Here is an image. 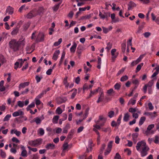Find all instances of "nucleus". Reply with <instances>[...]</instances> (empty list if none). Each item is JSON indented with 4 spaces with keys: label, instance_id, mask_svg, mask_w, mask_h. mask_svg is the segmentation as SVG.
Returning <instances> with one entry per match:
<instances>
[{
    "label": "nucleus",
    "instance_id": "obj_37",
    "mask_svg": "<svg viewBox=\"0 0 159 159\" xmlns=\"http://www.w3.org/2000/svg\"><path fill=\"white\" fill-rule=\"evenodd\" d=\"M115 115V112L112 111H111L108 113V116L110 118H112Z\"/></svg>",
    "mask_w": 159,
    "mask_h": 159
},
{
    "label": "nucleus",
    "instance_id": "obj_44",
    "mask_svg": "<svg viewBox=\"0 0 159 159\" xmlns=\"http://www.w3.org/2000/svg\"><path fill=\"white\" fill-rule=\"evenodd\" d=\"M11 115L8 114L4 118L3 121H7L11 117Z\"/></svg>",
    "mask_w": 159,
    "mask_h": 159
},
{
    "label": "nucleus",
    "instance_id": "obj_45",
    "mask_svg": "<svg viewBox=\"0 0 159 159\" xmlns=\"http://www.w3.org/2000/svg\"><path fill=\"white\" fill-rule=\"evenodd\" d=\"M70 147V145L68 144L67 143H64L63 145V149L64 150H66Z\"/></svg>",
    "mask_w": 159,
    "mask_h": 159
},
{
    "label": "nucleus",
    "instance_id": "obj_25",
    "mask_svg": "<svg viewBox=\"0 0 159 159\" xmlns=\"http://www.w3.org/2000/svg\"><path fill=\"white\" fill-rule=\"evenodd\" d=\"M59 118V117L58 116H54L52 119V123L54 124L57 123Z\"/></svg>",
    "mask_w": 159,
    "mask_h": 159
},
{
    "label": "nucleus",
    "instance_id": "obj_60",
    "mask_svg": "<svg viewBox=\"0 0 159 159\" xmlns=\"http://www.w3.org/2000/svg\"><path fill=\"white\" fill-rule=\"evenodd\" d=\"M11 140L13 142H15L16 143H18L19 142V140L16 137H13L12 138Z\"/></svg>",
    "mask_w": 159,
    "mask_h": 159
},
{
    "label": "nucleus",
    "instance_id": "obj_18",
    "mask_svg": "<svg viewBox=\"0 0 159 159\" xmlns=\"http://www.w3.org/2000/svg\"><path fill=\"white\" fill-rule=\"evenodd\" d=\"M138 134L137 133L133 134L132 135V137L134 143H136L137 141V138Z\"/></svg>",
    "mask_w": 159,
    "mask_h": 159
},
{
    "label": "nucleus",
    "instance_id": "obj_35",
    "mask_svg": "<svg viewBox=\"0 0 159 159\" xmlns=\"http://www.w3.org/2000/svg\"><path fill=\"white\" fill-rule=\"evenodd\" d=\"M66 55V53L64 52H63L62 53L60 59V60L59 61V64H61L63 59H64V57H65Z\"/></svg>",
    "mask_w": 159,
    "mask_h": 159
},
{
    "label": "nucleus",
    "instance_id": "obj_57",
    "mask_svg": "<svg viewBox=\"0 0 159 159\" xmlns=\"http://www.w3.org/2000/svg\"><path fill=\"white\" fill-rule=\"evenodd\" d=\"M29 90V88H26V89L21 92V94L22 95L26 94L28 93Z\"/></svg>",
    "mask_w": 159,
    "mask_h": 159
},
{
    "label": "nucleus",
    "instance_id": "obj_6",
    "mask_svg": "<svg viewBox=\"0 0 159 159\" xmlns=\"http://www.w3.org/2000/svg\"><path fill=\"white\" fill-rule=\"evenodd\" d=\"M153 84V80H152L149 81L148 84H146L144 85L143 88V91L144 93H146L147 92L148 87H152V86Z\"/></svg>",
    "mask_w": 159,
    "mask_h": 159
},
{
    "label": "nucleus",
    "instance_id": "obj_61",
    "mask_svg": "<svg viewBox=\"0 0 159 159\" xmlns=\"http://www.w3.org/2000/svg\"><path fill=\"white\" fill-rule=\"evenodd\" d=\"M148 106L149 107V109L150 110H152L153 109V107L152 106V103L151 102H149L148 103Z\"/></svg>",
    "mask_w": 159,
    "mask_h": 159
},
{
    "label": "nucleus",
    "instance_id": "obj_33",
    "mask_svg": "<svg viewBox=\"0 0 159 159\" xmlns=\"http://www.w3.org/2000/svg\"><path fill=\"white\" fill-rule=\"evenodd\" d=\"M121 83H116L114 85V89H115L119 90L121 87Z\"/></svg>",
    "mask_w": 159,
    "mask_h": 159
},
{
    "label": "nucleus",
    "instance_id": "obj_46",
    "mask_svg": "<svg viewBox=\"0 0 159 159\" xmlns=\"http://www.w3.org/2000/svg\"><path fill=\"white\" fill-rule=\"evenodd\" d=\"M20 156L22 157H27L28 156L27 151H21Z\"/></svg>",
    "mask_w": 159,
    "mask_h": 159
},
{
    "label": "nucleus",
    "instance_id": "obj_3",
    "mask_svg": "<svg viewBox=\"0 0 159 159\" xmlns=\"http://www.w3.org/2000/svg\"><path fill=\"white\" fill-rule=\"evenodd\" d=\"M42 139L41 138H38L34 140H30L29 142V145L34 147H37L40 145L42 143Z\"/></svg>",
    "mask_w": 159,
    "mask_h": 159
},
{
    "label": "nucleus",
    "instance_id": "obj_7",
    "mask_svg": "<svg viewBox=\"0 0 159 159\" xmlns=\"http://www.w3.org/2000/svg\"><path fill=\"white\" fill-rule=\"evenodd\" d=\"M38 15L36 12V10H33L30 11L26 15V17L28 19H31L33 17L35 16Z\"/></svg>",
    "mask_w": 159,
    "mask_h": 159
},
{
    "label": "nucleus",
    "instance_id": "obj_14",
    "mask_svg": "<svg viewBox=\"0 0 159 159\" xmlns=\"http://www.w3.org/2000/svg\"><path fill=\"white\" fill-rule=\"evenodd\" d=\"M77 44L75 42H74L70 48V51L71 53H74L76 49Z\"/></svg>",
    "mask_w": 159,
    "mask_h": 159
},
{
    "label": "nucleus",
    "instance_id": "obj_16",
    "mask_svg": "<svg viewBox=\"0 0 159 159\" xmlns=\"http://www.w3.org/2000/svg\"><path fill=\"white\" fill-rule=\"evenodd\" d=\"M6 11L9 14L11 15L13 12V9L10 6H8L7 7Z\"/></svg>",
    "mask_w": 159,
    "mask_h": 159
},
{
    "label": "nucleus",
    "instance_id": "obj_5",
    "mask_svg": "<svg viewBox=\"0 0 159 159\" xmlns=\"http://www.w3.org/2000/svg\"><path fill=\"white\" fill-rule=\"evenodd\" d=\"M106 120V118L102 116H100L99 117V119L96 122V123L97 124L102 127L104 126Z\"/></svg>",
    "mask_w": 159,
    "mask_h": 159
},
{
    "label": "nucleus",
    "instance_id": "obj_26",
    "mask_svg": "<svg viewBox=\"0 0 159 159\" xmlns=\"http://www.w3.org/2000/svg\"><path fill=\"white\" fill-rule=\"evenodd\" d=\"M30 24V22H28L26 23L24 25V30L26 31L29 27Z\"/></svg>",
    "mask_w": 159,
    "mask_h": 159
},
{
    "label": "nucleus",
    "instance_id": "obj_51",
    "mask_svg": "<svg viewBox=\"0 0 159 159\" xmlns=\"http://www.w3.org/2000/svg\"><path fill=\"white\" fill-rule=\"evenodd\" d=\"M125 68H122L118 72V73L117 74V76H118L120 75L122 73L125 71Z\"/></svg>",
    "mask_w": 159,
    "mask_h": 159
},
{
    "label": "nucleus",
    "instance_id": "obj_43",
    "mask_svg": "<svg viewBox=\"0 0 159 159\" xmlns=\"http://www.w3.org/2000/svg\"><path fill=\"white\" fill-rule=\"evenodd\" d=\"M60 4L61 3H59L58 4L56 5L55 6H54L53 9V11H57V10H58L60 5Z\"/></svg>",
    "mask_w": 159,
    "mask_h": 159
},
{
    "label": "nucleus",
    "instance_id": "obj_63",
    "mask_svg": "<svg viewBox=\"0 0 159 159\" xmlns=\"http://www.w3.org/2000/svg\"><path fill=\"white\" fill-rule=\"evenodd\" d=\"M115 143L117 144H118L119 143L120 141V139L119 137L118 136H116L115 138Z\"/></svg>",
    "mask_w": 159,
    "mask_h": 159
},
{
    "label": "nucleus",
    "instance_id": "obj_22",
    "mask_svg": "<svg viewBox=\"0 0 159 159\" xmlns=\"http://www.w3.org/2000/svg\"><path fill=\"white\" fill-rule=\"evenodd\" d=\"M89 144L88 148H87L86 152H89V149H90V151H91L92 147L93 146V143L91 140H89Z\"/></svg>",
    "mask_w": 159,
    "mask_h": 159
},
{
    "label": "nucleus",
    "instance_id": "obj_19",
    "mask_svg": "<svg viewBox=\"0 0 159 159\" xmlns=\"http://www.w3.org/2000/svg\"><path fill=\"white\" fill-rule=\"evenodd\" d=\"M102 28L103 32L105 33L106 34L112 30V27L111 26H110L108 28H106L105 27H102Z\"/></svg>",
    "mask_w": 159,
    "mask_h": 159
},
{
    "label": "nucleus",
    "instance_id": "obj_40",
    "mask_svg": "<svg viewBox=\"0 0 159 159\" xmlns=\"http://www.w3.org/2000/svg\"><path fill=\"white\" fill-rule=\"evenodd\" d=\"M113 141H110L108 143L107 147V149L111 150V148L112 147V144L113 143Z\"/></svg>",
    "mask_w": 159,
    "mask_h": 159
},
{
    "label": "nucleus",
    "instance_id": "obj_31",
    "mask_svg": "<svg viewBox=\"0 0 159 159\" xmlns=\"http://www.w3.org/2000/svg\"><path fill=\"white\" fill-rule=\"evenodd\" d=\"M98 63V66H97V67L99 69H101V58L99 57H98V60L97 61Z\"/></svg>",
    "mask_w": 159,
    "mask_h": 159
},
{
    "label": "nucleus",
    "instance_id": "obj_4",
    "mask_svg": "<svg viewBox=\"0 0 159 159\" xmlns=\"http://www.w3.org/2000/svg\"><path fill=\"white\" fill-rule=\"evenodd\" d=\"M153 128H154V124L149 125L147 129L146 130H143V133L147 136L150 134H154V132L153 130H152V129Z\"/></svg>",
    "mask_w": 159,
    "mask_h": 159
},
{
    "label": "nucleus",
    "instance_id": "obj_64",
    "mask_svg": "<svg viewBox=\"0 0 159 159\" xmlns=\"http://www.w3.org/2000/svg\"><path fill=\"white\" fill-rule=\"evenodd\" d=\"M115 159H120L121 157L118 153H117L116 154V156L114 157Z\"/></svg>",
    "mask_w": 159,
    "mask_h": 159
},
{
    "label": "nucleus",
    "instance_id": "obj_27",
    "mask_svg": "<svg viewBox=\"0 0 159 159\" xmlns=\"http://www.w3.org/2000/svg\"><path fill=\"white\" fill-rule=\"evenodd\" d=\"M33 121L35 122L38 125L41 123L42 120L39 117H37L34 118Z\"/></svg>",
    "mask_w": 159,
    "mask_h": 159
},
{
    "label": "nucleus",
    "instance_id": "obj_53",
    "mask_svg": "<svg viewBox=\"0 0 159 159\" xmlns=\"http://www.w3.org/2000/svg\"><path fill=\"white\" fill-rule=\"evenodd\" d=\"M57 113L59 115L61 114L62 113V110L60 107H58L56 110Z\"/></svg>",
    "mask_w": 159,
    "mask_h": 159
},
{
    "label": "nucleus",
    "instance_id": "obj_12",
    "mask_svg": "<svg viewBox=\"0 0 159 159\" xmlns=\"http://www.w3.org/2000/svg\"><path fill=\"white\" fill-rule=\"evenodd\" d=\"M24 114V113L20 110H19L17 111L14 112L12 114L13 117H16L20 116H22Z\"/></svg>",
    "mask_w": 159,
    "mask_h": 159
},
{
    "label": "nucleus",
    "instance_id": "obj_59",
    "mask_svg": "<svg viewBox=\"0 0 159 159\" xmlns=\"http://www.w3.org/2000/svg\"><path fill=\"white\" fill-rule=\"evenodd\" d=\"M18 61L19 62V64H20V68L23 65L24 63V61H23L22 59H18Z\"/></svg>",
    "mask_w": 159,
    "mask_h": 159
},
{
    "label": "nucleus",
    "instance_id": "obj_48",
    "mask_svg": "<svg viewBox=\"0 0 159 159\" xmlns=\"http://www.w3.org/2000/svg\"><path fill=\"white\" fill-rule=\"evenodd\" d=\"M82 48V47L80 45H79L77 50V52L78 54H80L81 53Z\"/></svg>",
    "mask_w": 159,
    "mask_h": 159
},
{
    "label": "nucleus",
    "instance_id": "obj_38",
    "mask_svg": "<svg viewBox=\"0 0 159 159\" xmlns=\"http://www.w3.org/2000/svg\"><path fill=\"white\" fill-rule=\"evenodd\" d=\"M44 11V9L43 7H40L39 8L38 11H36V12L38 13V15L42 13Z\"/></svg>",
    "mask_w": 159,
    "mask_h": 159
},
{
    "label": "nucleus",
    "instance_id": "obj_34",
    "mask_svg": "<svg viewBox=\"0 0 159 159\" xmlns=\"http://www.w3.org/2000/svg\"><path fill=\"white\" fill-rule=\"evenodd\" d=\"M62 41V39L61 38L58 41H56L54 43V44H53V45L55 47H57L58 46Z\"/></svg>",
    "mask_w": 159,
    "mask_h": 159
},
{
    "label": "nucleus",
    "instance_id": "obj_42",
    "mask_svg": "<svg viewBox=\"0 0 159 159\" xmlns=\"http://www.w3.org/2000/svg\"><path fill=\"white\" fill-rule=\"evenodd\" d=\"M143 63H141L140 64L138 65L136 68L137 72L139 71L140 70L142 67L143 66Z\"/></svg>",
    "mask_w": 159,
    "mask_h": 159
},
{
    "label": "nucleus",
    "instance_id": "obj_23",
    "mask_svg": "<svg viewBox=\"0 0 159 159\" xmlns=\"http://www.w3.org/2000/svg\"><path fill=\"white\" fill-rule=\"evenodd\" d=\"M73 91L71 97V99H73L74 98L75 96H76L77 93V90L76 89H72L70 91Z\"/></svg>",
    "mask_w": 159,
    "mask_h": 159
},
{
    "label": "nucleus",
    "instance_id": "obj_32",
    "mask_svg": "<svg viewBox=\"0 0 159 159\" xmlns=\"http://www.w3.org/2000/svg\"><path fill=\"white\" fill-rule=\"evenodd\" d=\"M129 115L128 113H127L124 114V116L123 120L125 121H127L129 120Z\"/></svg>",
    "mask_w": 159,
    "mask_h": 159
},
{
    "label": "nucleus",
    "instance_id": "obj_10",
    "mask_svg": "<svg viewBox=\"0 0 159 159\" xmlns=\"http://www.w3.org/2000/svg\"><path fill=\"white\" fill-rule=\"evenodd\" d=\"M143 57V55H140L138 58L135 61H133L131 64V66H133L138 64L139 62L141 61Z\"/></svg>",
    "mask_w": 159,
    "mask_h": 159
},
{
    "label": "nucleus",
    "instance_id": "obj_30",
    "mask_svg": "<svg viewBox=\"0 0 159 159\" xmlns=\"http://www.w3.org/2000/svg\"><path fill=\"white\" fill-rule=\"evenodd\" d=\"M136 6V4L132 1L129 2L128 4V9L130 10L132 7H134Z\"/></svg>",
    "mask_w": 159,
    "mask_h": 159
},
{
    "label": "nucleus",
    "instance_id": "obj_2",
    "mask_svg": "<svg viewBox=\"0 0 159 159\" xmlns=\"http://www.w3.org/2000/svg\"><path fill=\"white\" fill-rule=\"evenodd\" d=\"M25 39H20L19 41H16V40H11L9 42V46L10 48L14 52L18 50L20 45H24L25 44Z\"/></svg>",
    "mask_w": 159,
    "mask_h": 159
},
{
    "label": "nucleus",
    "instance_id": "obj_8",
    "mask_svg": "<svg viewBox=\"0 0 159 159\" xmlns=\"http://www.w3.org/2000/svg\"><path fill=\"white\" fill-rule=\"evenodd\" d=\"M44 38V34L43 33H39L35 41L36 42H42L43 41Z\"/></svg>",
    "mask_w": 159,
    "mask_h": 159
},
{
    "label": "nucleus",
    "instance_id": "obj_50",
    "mask_svg": "<svg viewBox=\"0 0 159 159\" xmlns=\"http://www.w3.org/2000/svg\"><path fill=\"white\" fill-rule=\"evenodd\" d=\"M73 134V133L72 131L70 132L69 133L67 137L66 140H69L70 139L72 138Z\"/></svg>",
    "mask_w": 159,
    "mask_h": 159
},
{
    "label": "nucleus",
    "instance_id": "obj_13",
    "mask_svg": "<svg viewBox=\"0 0 159 159\" xmlns=\"http://www.w3.org/2000/svg\"><path fill=\"white\" fill-rule=\"evenodd\" d=\"M60 51L59 50H56L53 54L52 59L53 60H57L58 58V56L60 54Z\"/></svg>",
    "mask_w": 159,
    "mask_h": 159
},
{
    "label": "nucleus",
    "instance_id": "obj_28",
    "mask_svg": "<svg viewBox=\"0 0 159 159\" xmlns=\"http://www.w3.org/2000/svg\"><path fill=\"white\" fill-rule=\"evenodd\" d=\"M38 132L40 136H42L44 134V130L41 128L39 129Z\"/></svg>",
    "mask_w": 159,
    "mask_h": 159
},
{
    "label": "nucleus",
    "instance_id": "obj_24",
    "mask_svg": "<svg viewBox=\"0 0 159 159\" xmlns=\"http://www.w3.org/2000/svg\"><path fill=\"white\" fill-rule=\"evenodd\" d=\"M104 99V96H103V92H102L100 97L98 98V99L97 101V103H99L100 102L102 101Z\"/></svg>",
    "mask_w": 159,
    "mask_h": 159
},
{
    "label": "nucleus",
    "instance_id": "obj_36",
    "mask_svg": "<svg viewBox=\"0 0 159 159\" xmlns=\"http://www.w3.org/2000/svg\"><path fill=\"white\" fill-rule=\"evenodd\" d=\"M107 45L106 49H107V51L108 52L111 48L112 44L110 42H109L107 43Z\"/></svg>",
    "mask_w": 159,
    "mask_h": 159
},
{
    "label": "nucleus",
    "instance_id": "obj_56",
    "mask_svg": "<svg viewBox=\"0 0 159 159\" xmlns=\"http://www.w3.org/2000/svg\"><path fill=\"white\" fill-rule=\"evenodd\" d=\"M36 31H35L32 34V35H31V39H35L36 38Z\"/></svg>",
    "mask_w": 159,
    "mask_h": 159
},
{
    "label": "nucleus",
    "instance_id": "obj_55",
    "mask_svg": "<svg viewBox=\"0 0 159 159\" xmlns=\"http://www.w3.org/2000/svg\"><path fill=\"white\" fill-rule=\"evenodd\" d=\"M132 38H130L129 39L128 41H127V47H129L130 46H132Z\"/></svg>",
    "mask_w": 159,
    "mask_h": 159
},
{
    "label": "nucleus",
    "instance_id": "obj_47",
    "mask_svg": "<svg viewBox=\"0 0 159 159\" xmlns=\"http://www.w3.org/2000/svg\"><path fill=\"white\" fill-rule=\"evenodd\" d=\"M136 100L135 99H131L128 102V104H132V105H134L136 103Z\"/></svg>",
    "mask_w": 159,
    "mask_h": 159
},
{
    "label": "nucleus",
    "instance_id": "obj_1",
    "mask_svg": "<svg viewBox=\"0 0 159 159\" xmlns=\"http://www.w3.org/2000/svg\"><path fill=\"white\" fill-rule=\"evenodd\" d=\"M137 150L140 153L141 156L144 157L148 154V152L149 150L148 147L144 141L139 142L136 146Z\"/></svg>",
    "mask_w": 159,
    "mask_h": 159
},
{
    "label": "nucleus",
    "instance_id": "obj_39",
    "mask_svg": "<svg viewBox=\"0 0 159 159\" xmlns=\"http://www.w3.org/2000/svg\"><path fill=\"white\" fill-rule=\"evenodd\" d=\"M17 105L19 107L22 108L24 106V102L19 101L17 102Z\"/></svg>",
    "mask_w": 159,
    "mask_h": 159
},
{
    "label": "nucleus",
    "instance_id": "obj_20",
    "mask_svg": "<svg viewBox=\"0 0 159 159\" xmlns=\"http://www.w3.org/2000/svg\"><path fill=\"white\" fill-rule=\"evenodd\" d=\"M146 118L144 116H143L140 118L139 120V126L142 125L145 121Z\"/></svg>",
    "mask_w": 159,
    "mask_h": 159
},
{
    "label": "nucleus",
    "instance_id": "obj_54",
    "mask_svg": "<svg viewBox=\"0 0 159 159\" xmlns=\"http://www.w3.org/2000/svg\"><path fill=\"white\" fill-rule=\"evenodd\" d=\"M42 78V77H39V75H36L35 77V79L36 80L37 83H39Z\"/></svg>",
    "mask_w": 159,
    "mask_h": 159
},
{
    "label": "nucleus",
    "instance_id": "obj_58",
    "mask_svg": "<svg viewBox=\"0 0 159 159\" xmlns=\"http://www.w3.org/2000/svg\"><path fill=\"white\" fill-rule=\"evenodd\" d=\"M151 35V33L149 32H146L143 34L144 37L146 38H148Z\"/></svg>",
    "mask_w": 159,
    "mask_h": 159
},
{
    "label": "nucleus",
    "instance_id": "obj_17",
    "mask_svg": "<svg viewBox=\"0 0 159 159\" xmlns=\"http://www.w3.org/2000/svg\"><path fill=\"white\" fill-rule=\"evenodd\" d=\"M126 40H124L123 41V43L121 44V50L122 52L123 53H125V51L126 49Z\"/></svg>",
    "mask_w": 159,
    "mask_h": 159
},
{
    "label": "nucleus",
    "instance_id": "obj_52",
    "mask_svg": "<svg viewBox=\"0 0 159 159\" xmlns=\"http://www.w3.org/2000/svg\"><path fill=\"white\" fill-rule=\"evenodd\" d=\"M99 16L100 18L102 19H104L106 17V16L105 15L102 14L101 11L99 12Z\"/></svg>",
    "mask_w": 159,
    "mask_h": 159
},
{
    "label": "nucleus",
    "instance_id": "obj_29",
    "mask_svg": "<svg viewBox=\"0 0 159 159\" xmlns=\"http://www.w3.org/2000/svg\"><path fill=\"white\" fill-rule=\"evenodd\" d=\"M102 131H104L105 132H109L110 133L111 132V127H109L107 128H102Z\"/></svg>",
    "mask_w": 159,
    "mask_h": 159
},
{
    "label": "nucleus",
    "instance_id": "obj_11",
    "mask_svg": "<svg viewBox=\"0 0 159 159\" xmlns=\"http://www.w3.org/2000/svg\"><path fill=\"white\" fill-rule=\"evenodd\" d=\"M67 100L66 98L59 97L57 98V101L58 104H60L63 103L65 102Z\"/></svg>",
    "mask_w": 159,
    "mask_h": 159
},
{
    "label": "nucleus",
    "instance_id": "obj_9",
    "mask_svg": "<svg viewBox=\"0 0 159 159\" xmlns=\"http://www.w3.org/2000/svg\"><path fill=\"white\" fill-rule=\"evenodd\" d=\"M116 49H113L111 51V59L113 61H115V60L117 58L118 53L116 52Z\"/></svg>",
    "mask_w": 159,
    "mask_h": 159
},
{
    "label": "nucleus",
    "instance_id": "obj_62",
    "mask_svg": "<svg viewBox=\"0 0 159 159\" xmlns=\"http://www.w3.org/2000/svg\"><path fill=\"white\" fill-rule=\"evenodd\" d=\"M75 80V82L77 84H78L80 81V78L79 77L76 78L74 79Z\"/></svg>",
    "mask_w": 159,
    "mask_h": 159
},
{
    "label": "nucleus",
    "instance_id": "obj_41",
    "mask_svg": "<svg viewBox=\"0 0 159 159\" xmlns=\"http://www.w3.org/2000/svg\"><path fill=\"white\" fill-rule=\"evenodd\" d=\"M128 79V77L127 76L125 75L123 76L120 79V80L121 82L125 81Z\"/></svg>",
    "mask_w": 159,
    "mask_h": 159
},
{
    "label": "nucleus",
    "instance_id": "obj_21",
    "mask_svg": "<svg viewBox=\"0 0 159 159\" xmlns=\"http://www.w3.org/2000/svg\"><path fill=\"white\" fill-rule=\"evenodd\" d=\"M54 144L52 143H48L45 146V148L47 150L49 149H53L54 148Z\"/></svg>",
    "mask_w": 159,
    "mask_h": 159
},
{
    "label": "nucleus",
    "instance_id": "obj_15",
    "mask_svg": "<svg viewBox=\"0 0 159 159\" xmlns=\"http://www.w3.org/2000/svg\"><path fill=\"white\" fill-rule=\"evenodd\" d=\"M30 84V82H26L23 83H20L19 86V89H20L21 88H24L25 87L28 86Z\"/></svg>",
    "mask_w": 159,
    "mask_h": 159
},
{
    "label": "nucleus",
    "instance_id": "obj_49",
    "mask_svg": "<svg viewBox=\"0 0 159 159\" xmlns=\"http://www.w3.org/2000/svg\"><path fill=\"white\" fill-rule=\"evenodd\" d=\"M129 112L132 113H134L136 111V110L135 108H133V107H130L129 109Z\"/></svg>",
    "mask_w": 159,
    "mask_h": 159
}]
</instances>
